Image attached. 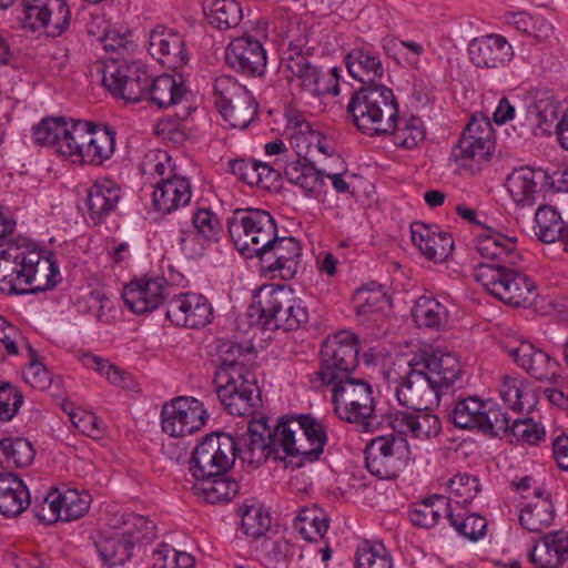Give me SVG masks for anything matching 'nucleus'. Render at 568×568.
<instances>
[{"instance_id": "nucleus-28", "label": "nucleus", "mask_w": 568, "mask_h": 568, "mask_svg": "<svg viewBox=\"0 0 568 568\" xmlns=\"http://www.w3.org/2000/svg\"><path fill=\"white\" fill-rule=\"evenodd\" d=\"M285 59L284 69L291 74L287 79H297L298 85L311 95L318 97L328 94L331 85L324 74L316 65L312 64L306 55L295 49L290 50Z\"/></svg>"}, {"instance_id": "nucleus-45", "label": "nucleus", "mask_w": 568, "mask_h": 568, "mask_svg": "<svg viewBox=\"0 0 568 568\" xmlns=\"http://www.w3.org/2000/svg\"><path fill=\"white\" fill-rule=\"evenodd\" d=\"M353 302L356 304L357 316H368L374 313L383 312L390 305V298L383 290L382 285L371 282L368 285L357 288L353 295Z\"/></svg>"}, {"instance_id": "nucleus-62", "label": "nucleus", "mask_w": 568, "mask_h": 568, "mask_svg": "<svg viewBox=\"0 0 568 568\" xmlns=\"http://www.w3.org/2000/svg\"><path fill=\"white\" fill-rule=\"evenodd\" d=\"M23 403L21 392L10 384L0 386V419L10 420Z\"/></svg>"}, {"instance_id": "nucleus-60", "label": "nucleus", "mask_w": 568, "mask_h": 568, "mask_svg": "<svg viewBox=\"0 0 568 568\" xmlns=\"http://www.w3.org/2000/svg\"><path fill=\"white\" fill-rule=\"evenodd\" d=\"M500 396L503 400L516 412H521L525 408L524 398L527 396L523 382L506 376L503 381Z\"/></svg>"}, {"instance_id": "nucleus-43", "label": "nucleus", "mask_w": 568, "mask_h": 568, "mask_svg": "<svg viewBox=\"0 0 568 568\" xmlns=\"http://www.w3.org/2000/svg\"><path fill=\"white\" fill-rule=\"evenodd\" d=\"M229 83L232 84L233 89L237 88L231 78L215 79V108L227 126L244 129L248 125L250 120L243 110L234 106L230 92H224V87Z\"/></svg>"}, {"instance_id": "nucleus-54", "label": "nucleus", "mask_w": 568, "mask_h": 568, "mask_svg": "<svg viewBox=\"0 0 568 568\" xmlns=\"http://www.w3.org/2000/svg\"><path fill=\"white\" fill-rule=\"evenodd\" d=\"M479 432L493 437H501L511 432L510 418L500 407L487 403Z\"/></svg>"}, {"instance_id": "nucleus-8", "label": "nucleus", "mask_w": 568, "mask_h": 568, "mask_svg": "<svg viewBox=\"0 0 568 568\" xmlns=\"http://www.w3.org/2000/svg\"><path fill=\"white\" fill-rule=\"evenodd\" d=\"M110 531H104L95 547L102 562L108 567L124 565L132 557L135 542L155 537V525L138 514H115L109 521Z\"/></svg>"}, {"instance_id": "nucleus-15", "label": "nucleus", "mask_w": 568, "mask_h": 568, "mask_svg": "<svg viewBox=\"0 0 568 568\" xmlns=\"http://www.w3.org/2000/svg\"><path fill=\"white\" fill-rule=\"evenodd\" d=\"M160 417L164 434L182 438L201 430L209 419V413L201 400L179 396L162 406Z\"/></svg>"}, {"instance_id": "nucleus-37", "label": "nucleus", "mask_w": 568, "mask_h": 568, "mask_svg": "<svg viewBox=\"0 0 568 568\" xmlns=\"http://www.w3.org/2000/svg\"><path fill=\"white\" fill-rule=\"evenodd\" d=\"M348 73L364 85H375L384 75V67L377 53L365 48L351 50L345 58Z\"/></svg>"}, {"instance_id": "nucleus-38", "label": "nucleus", "mask_w": 568, "mask_h": 568, "mask_svg": "<svg viewBox=\"0 0 568 568\" xmlns=\"http://www.w3.org/2000/svg\"><path fill=\"white\" fill-rule=\"evenodd\" d=\"M185 94L186 88L181 77L176 80L175 77L165 73L155 79L149 75L145 99L160 109L180 103Z\"/></svg>"}, {"instance_id": "nucleus-39", "label": "nucleus", "mask_w": 568, "mask_h": 568, "mask_svg": "<svg viewBox=\"0 0 568 568\" xmlns=\"http://www.w3.org/2000/svg\"><path fill=\"white\" fill-rule=\"evenodd\" d=\"M284 173L288 182L300 186L307 194L317 195L323 190L324 171L317 170L306 158L287 162L284 166Z\"/></svg>"}, {"instance_id": "nucleus-40", "label": "nucleus", "mask_w": 568, "mask_h": 568, "mask_svg": "<svg viewBox=\"0 0 568 568\" xmlns=\"http://www.w3.org/2000/svg\"><path fill=\"white\" fill-rule=\"evenodd\" d=\"M412 316L419 328L440 331L448 321V310L433 296H420L413 310Z\"/></svg>"}, {"instance_id": "nucleus-56", "label": "nucleus", "mask_w": 568, "mask_h": 568, "mask_svg": "<svg viewBox=\"0 0 568 568\" xmlns=\"http://www.w3.org/2000/svg\"><path fill=\"white\" fill-rule=\"evenodd\" d=\"M29 363L23 369V377L33 388L45 389L51 384V375L38 359V352L28 345Z\"/></svg>"}, {"instance_id": "nucleus-12", "label": "nucleus", "mask_w": 568, "mask_h": 568, "mask_svg": "<svg viewBox=\"0 0 568 568\" xmlns=\"http://www.w3.org/2000/svg\"><path fill=\"white\" fill-rule=\"evenodd\" d=\"M99 71L102 74L103 87L115 98L128 102L145 99L150 74L143 64L110 58L101 64Z\"/></svg>"}, {"instance_id": "nucleus-18", "label": "nucleus", "mask_w": 568, "mask_h": 568, "mask_svg": "<svg viewBox=\"0 0 568 568\" xmlns=\"http://www.w3.org/2000/svg\"><path fill=\"white\" fill-rule=\"evenodd\" d=\"M265 247L258 260L264 271L277 273L282 280H291L297 272L302 256L300 242L292 236L275 235L273 243Z\"/></svg>"}, {"instance_id": "nucleus-46", "label": "nucleus", "mask_w": 568, "mask_h": 568, "mask_svg": "<svg viewBox=\"0 0 568 568\" xmlns=\"http://www.w3.org/2000/svg\"><path fill=\"white\" fill-rule=\"evenodd\" d=\"M565 223L557 210L541 205L535 214V234L544 243H554L565 236Z\"/></svg>"}, {"instance_id": "nucleus-34", "label": "nucleus", "mask_w": 568, "mask_h": 568, "mask_svg": "<svg viewBox=\"0 0 568 568\" xmlns=\"http://www.w3.org/2000/svg\"><path fill=\"white\" fill-rule=\"evenodd\" d=\"M536 568H558L568 559V534L557 530L541 538V546L535 545L528 555Z\"/></svg>"}, {"instance_id": "nucleus-47", "label": "nucleus", "mask_w": 568, "mask_h": 568, "mask_svg": "<svg viewBox=\"0 0 568 568\" xmlns=\"http://www.w3.org/2000/svg\"><path fill=\"white\" fill-rule=\"evenodd\" d=\"M554 520V507L550 495L528 504L519 515L520 525L530 532H541Z\"/></svg>"}, {"instance_id": "nucleus-42", "label": "nucleus", "mask_w": 568, "mask_h": 568, "mask_svg": "<svg viewBox=\"0 0 568 568\" xmlns=\"http://www.w3.org/2000/svg\"><path fill=\"white\" fill-rule=\"evenodd\" d=\"M36 450L23 437L0 439V465L6 468H23L32 464Z\"/></svg>"}, {"instance_id": "nucleus-25", "label": "nucleus", "mask_w": 568, "mask_h": 568, "mask_svg": "<svg viewBox=\"0 0 568 568\" xmlns=\"http://www.w3.org/2000/svg\"><path fill=\"white\" fill-rule=\"evenodd\" d=\"M213 308L200 294H180L169 301L166 317L178 326L201 328L210 323Z\"/></svg>"}, {"instance_id": "nucleus-58", "label": "nucleus", "mask_w": 568, "mask_h": 568, "mask_svg": "<svg viewBox=\"0 0 568 568\" xmlns=\"http://www.w3.org/2000/svg\"><path fill=\"white\" fill-rule=\"evenodd\" d=\"M242 9L235 0H215V28L229 30L239 26Z\"/></svg>"}, {"instance_id": "nucleus-51", "label": "nucleus", "mask_w": 568, "mask_h": 568, "mask_svg": "<svg viewBox=\"0 0 568 568\" xmlns=\"http://www.w3.org/2000/svg\"><path fill=\"white\" fill-rule=\"evenodd\" d=\"M356 568H394L390 552L382 542L364 541L356 549Z\"/></svg>"}, {"instance_id": "nucleus-21", "label": "nucleus", "mask_w": 568, "mask_h": 568, "mask_svg": "<svg viewBox=\"0 0 568 568\" xmlns=\"http://www.w3.org/2000/svg\"><path fill=\"white\" fill-rule=\"evenodd\" d=\"M122 197L120 184L108 176L98 178L87 190L84 209L88 221L99 225L113 213Z\"/></svg>"}, {"instance_id": "nucleus-27", "label": "nucleus", "mask_w": 568, "mask_h": 568, "mask_svg": "<svg viewBox=\"0 0 568 568\" xmlns=\"http://www.w3.org/2000/svg\"><path fill=\"white\" fill-rule=\"evenodd\" d=\"M165 286L163 277L133 281L124 287V303L135 314L151 312L164 302Z\"/></svg>"}, {"instance_id": "nucleus-31", "label": "nucleus", "mask_w": 568, "mask_h": 568, "mask_svg": "<svg viewBox=\"0 0 568 568\" xmlns=\"http://www.w3.org/2000/svg\"><path fill=\"white\" fill-rule=\"evenodd\" d=\"M508 354L518 366L538 381L555 382L559 377L558 363L529 342H520L518 346L509 347Z\"/></svg>"}, {"instance_id": "nucleus-41", "label": "nucleus", "mask_w": 568, "mask_h": 568, "mask_svg": "<svg viewBox=\"0 0 568 568\" xmlns=\"http://www.w3.org/2000/svg\"><path fill=\"white\" fill-rule=\"evenodd\" d=\"M390 121L394 128L386 134L392 135L395 145L410 150L425 140L426 131L420 118L412 115L400 119L396 112Z\"/></svg>"}, {"instance_id": "nucleus-33", "label": "nucleus", "mask_w": 568, "mask_h": 568, "mask_svg": "<svg viewBox=\"0 0 568 568\" xmlns=\"http://www.w3.org/2000/svg\"><path fill=\"white\" fill-rule=\"evenodd\" d=\"M191 185L190 182L179 175L173 178H163L155 184L153 191V205L155 210L163 214L172 213L178 209L186 205L191 200Z\"/></svg>"}, {"instance_id": "nucleus-32", "label": "nucleus", "mask_w": 568, "mask_h": 568, "mask_svg": "<svg viewBox=\"0 0 568 568\" xmlns=\"http://www.w3.org/2000/svg\"><path fill=\"white\" fill-rule=\"evenodd\" d=\"M417 414L396 412L387 419L393 430L399 434L410 433L415 438H434L442 430L439 418L429 410H417Z\"/></svg>"}, {"instance_id": "nucleus-64", "label": "nucleus", "mask_w": 568, "mask_h": 568, "mask_svg": "<svg viewBox=\"0 0 568 568\" xmlns=\"http://www.w3.org/2000/svg\"><path fill=\"white\" fill-rule=\"evenodd\" d=\"M144 171L154 172L161 179L163 178H173L176 175L174 173V165L172 164V159L166 151H156L154 153H150L145 156V161L143 163Z\"/></svg>"}, {"instance_id": "nucleus-30", "label": "nucleus", "mask_w": 568, "mask_h": 568, "mask_svg": "<svg viewBox=\"0 0 568 568\" xmlns=\"http://www.w3.org/2000/svg\"><path fill=\"white\" fill-rule=\"evenodd\" d=\"M412 241L420 253L434 262H444L452 254L454 240L436 225L414 222L410 225Z\"/></svg>"}, {"instance_id": "nucleus-1", "label": "nucleus", "mask_w": 568, "mask_h": 568, "mask_svg": "<svg viewBox=\"0 0 568 568\" xmlns=\"http://www.w3.org/2000/svg\"><path fill=\"white\" fill-rule=\"evenodd\" d=\"M477 251L494 263L475 266L473 276L490 295L515 307H530L538 297L535 281L515 266L521 261L517 237L484 226L477 236Z\"/></svg>"}, {"instance_id": "nucleus-53", "label": "nucleus", "mask_w": 568, "mask_h": 568, "mask_svg": "<svg viewBox=\"0 0 568 568\" xmlns=\"http://www.w3.org/2000/svg\"><path fill=\"white\" fill-rule=\"evenodd\" d=\"M217 448L215 450V468L222 471L230 470L237 456L241 457V442L231 434L215 430Z\"/></svg>"}, {"instance_id": "nucleus-10", "label": "nucleus", "mask_w": 568, "mask_h": 568, "mask_svg": "<svg viewBox=\"0 0 568 568\" xmlns=\"http://www.w3.org/2000/svg\"><path fill=\"white\" fill-rule=\"evenodd\" d=\"M227 229L235 248L245 258L258 257L277 234L275 220L261 209L235 211Z\"/></svg>"}, {"instance_id": "nucleus-9", "label": "nucleus", "mask_w": 568, "mask_h": 568, "mask_svg": "<svg viewBox=\"0 0 568 568\" xmlns=\"http://www.w3.org/2000/svg\"><path fill=\"white\" fill-rule=\"evenodd\" d=\"M334 412L341 420L357 424L362 432H374L381 420L375 413L373 387L368 381L352 375L332 384Z\"/></svg>"}, {"instance_id": "nucleus-52", "label": "nucleus", "mask_w": 568, "mask_h": 568, "mask_svg": "<svg viewBox=\"0 0 568 568\" xmlns=\"http://www.w3.org/2000/svg\"><path fill=\"white\" fill-rule=\"evenodd\" d=\"M493 153V149L476 142L474 138L460 135L458 143L453 149L452 158L454 161L466 165L469 161L480 163L487 161Z\"/></svg>"}, {"instance_id": "nucleus-61", "label": "nucleus", "mask_w": 568, "mask_h": 568, "mask_svg": "<svg viewBox=\"0 0 568 568\" xmlns=\"http://www.w3.org/2000/svg\"><path fill=\"white\" fill-rule=\"evenodd\" d=\"M513 436L517 440H523L530 445L537 444L545 437V429L541 425L532 422L530 418L515 419L511 423Z\"/></svg>"}, {"instance_id": "nucleus-29", "label": "nucleus", "mask_w": 568, "mask_h": 568, "mask_svg": "<svg viewBox=\"0 0 568 568\" xmlns=\"http://www.w3.org/2000/svg\"><path fill=\"white\" fill-rule=\"evenodd\" d=\"M470 61L479 68L504 67L513 60L514 50L506 38L498 34L476 38L468 45Z\"/></svg>"}, {"instance_id": "nucleus-59", "label": "nucleus", "mask_w": 568, "mask_h": 568, "mask_svg": "<svg viewBox=\"0 0 568 568\" xmlns=\"http://www.w3.org/2000/svg\"><path fill=\"white\" fill-rule=\"evenodd\" d=\"M462 135L474 138L481 145H487L494 150L495 135L494 129L488 118L474 115L468 122Z\"/></svg>"}, {"instance_id": "nucleus-22", "label": "nucleus", "mask_w": 568, "mask_h": 568, "mask_svg": "<svg viewBox=\"0 0 568 568\" xmlns=\"http://www.w3.org/2000/svg\"><path fill=\"white\" fill-rule=\"evenodd\" d=\"M47 501L50 514L37 511V518L50 525L58 520L72 521L83 517L90 508L91 497L88 493L68 488L49 493Z\"/></svg>"}, {"instance_id": "nucleus-16", "label": "nucleus", "mask_w": 568, "mask_h": 568, "mask_svg": "<svg viewBox=\"0 0 568 568\" xmlns=\"http://www.w3.org/2000/svg\"><path fill=\"white\" fill-rule=\"evenodd\" d=\"M71 12L64 0H23L26 29H44L48 36L55 38L69 28Z\"/></svg>"}, {"instance_id": "nucleus-2", "label": "nucleus", "mask_w": 568, "mask_h": 568, "mask_svg": "<svg viewBox=\"0 0 568 568\" xmlns=\"http://www.w3.org/2000/svg\"><path fill=\"white\" fill-rule=\"evenodd\" d=\"M409 371L399 378L396 397L413 410H430L443 395L460 389L464 369L453 353L436 351L415 355Z\"/></svg>"}, {"instance_id": "nucleus-26", "label": "nucleus", "mask_w": 568, "mask_h": 568, "mask_svg": "<svg viewBox=\"0 0 568 568\" xmlns=\"http://www.w3.org/2000/svg\"><path fill=\"white\" fill-rule=\"evenodd\" d=\"M213 432L207 433L194 447L190 458V473L195 479L192 490L206 504H213Z\"/></svg>"}, {"instance_id": "nucleus-6", "label": "nucleus", "mask_w": 568, "mask_h": 568, "mask_svg": "<svg viewBox=\"0 0 568 568\" xmlns=\"http://www.w3.org/2000/svg\"><path fill=\"white\" fill-rule=\"evenodd\" d=\"M346 111L362 133L368 136L386 135V131L394 128L390 119L398 112V102L393 90L386 85H363L353 93Z\"/></svg>"}, {"instance_id": "nucleus-49", "label": "nucleus", "mask_w": 568, "mask_h": 568, "mask_svg": "<svg viewBox=\"0 0 568 568\" xmlns=\"http://www.w3.org/2000/svg\"><path fill=\"white\" fill-rule=\"evenodd\" d=\"M294 528L308 541L322 539L328 529L327 516L318 508H303L294 521Z\"/></svg>"}, {"instance_id": "nucleus-23", "label": "nucleus", "mask_w": 568, "mask_h": 568, "mask_svg": "<svg viewBox=\"0 0 568 568\" xmlns=\"http://www.w3.org/2000/svg\"><path fill=\"white\" fill-rule=\"evenodd\" d=\"M406 445L403 437L393 434L372 439L365 448V467L374 476L388 479L396 473V455Z\"/></svg>"}, {"instance_id": "nucleus-13", "label": "nucleus", "mask_w": 568, "mask_h": 568, "mask_svg": "<svg viewBox=\"0 0 568 568\" xmlns=\"http://www.w3.org/2000/svg\"><path fill=\"white\" fill-rule=\"evenodd\" d=\"M281 417L272 429L268 425V418L261 416L248 422L247 430L240 436L241 458L251 465L260 466L270 457L274 460L288 462L287 456H280L283 452V438L281 436Z\"/></svg>"}, {"instance_id": "nucleus-3", "label": "nucleus", "mask_w": 568, "mask_h": 568, "mask_svg": "<svg viewBox=\"0 0 568 568\" xmlns=\"http://www.w3.org/2000/svg\"><path fill=\"white\" fill-rule=\"evenodd\" d=\"M61 275L55 254L28 239L8 240L0 250V291L8 295L44 292L57 286Z\"/></svg>"}, {"instance_id": "nucleus-35", "label": "nucleus", "mask_w": 568, "mask_h": 568, "mask_svg": "<svg viewBox=\"0 0 568 568\" xmlns=\"http://www.w3.org/2000/svg\"><path fill=\"white\" fill-rule=\"evenodd\" d=\"M29 505L30 493L21 477L12 473H0V513L13 518Z\"/></svg>"}, {"instance_id": "nucleus-48", "label": "nucleus", "mask_w": 568, "mask_h": 568, "mask_svg": "<svg viewBox=\"0 0 568 568\" xmlns=\"http://www.w3.org/2000/svg\"><path fill=\"white\" fill-rule=\"evenodd\" d=\"M243 532L256 539H263L270 531L272 518L267 509L260 504L243 505L240 509Z\"/></svg>"}, {"instance_id": "nucleus-5", "label": "nucleus", "mask_w": 568, "mask_h": 568, "mask_svg": "<svg viewBox=\"0 0 568 568\" xmlns=\"http://www.w3.org/2000/svg\"><path fill=\"white\" fill-rule=\"evenodd\" d=\"M251 324L262 331H295L308 322L303 301L285 286L263 285L253 296L247 310Z\"/></svg>"}, {"instance_id": "nucleus-11", "label": "nucleus", "mask_w": 568, "mask_h": 568, "mask_svg": "<svg viewBox=\"0 0 568 568\" xmlns=\"http://www.w3.org/2000/svg\"><path fill=\"white\" fill-rule=\"evenodd\" d=\"M358 354L359 343L355 334L341 331L328 336L321 346L317 379L329 386L354 375L359 365Z\"/></svg>"}, {"instance_id": "nucleus-44", "label": "nucleus", "mask_w": 568, "mask_h": 568, "mask_svg": "<svg viewBox=\"0 0 568 568\" xmlns=\"http://www.w3.org/2000/svg\"><path fill=\"white\" fill-rule=\"evenodd\" d=\"M487 402L477 396L458 399L450 413L453 424L460 429H479Z\"/></svg>"}, {"instance_id": "nucleus-4", "label": "nucleus", "mask_w": 568, "mask_h": 568, "mask_svg": "<svg viewBox=\"0 0 568 568\" xmlns=\"http://www.w3.org/2000/svg\"><path fill=\"white\" fill-rule=\"evenodd\" d=\"M219 369L215 371V395L224 409L236 416H251L261 405L255 376L239 364L243 347L225 341L216 346Z\"/></svg>"}, {"instance_id": "nucleus-7", "label": "nucleus", "mask_w": 568, "mask_h": 568, "mask_svg": "<svg viewBox=\"0 0 568 568\" xmlns=\"http://www.w3.org/2000/svg\"><path fill=\"white\" fill-rule=\"evenodd\" d=\"M280 433L288 459L286 468L296 469L318 460L327 443L324 424L310 414L282 416Z\"/></svg>"}, {"instance_id": "nucleus-55", "label": "nucleus", "mask_w": 568, "mask_h": 568, "mask_svg": "<svg viewBox=\"0 0 568 568\" xmlns=\"http://www.w3.org/2000/svg\"><path fill=\"white\" fill-rule=\"evenodd\" d=\"M450 494L457 505L466 506L471 503L479 491V483L476 477L458 474L448 483Z\"/></svg>"}, {"instance_id": "nucleus-19", "label": "nucleus", "mask_w": 568, "mask_h": 568, "mask_svg": "<svg viewBox=\"0 0 568 568\" xmlns=\"http://www.w3.org/2000/svg\"><path fill=\"white\" fill-rule=\"evenodd\" d=\"M80 120L64 116L45 118L32 128L34 144L52 149L57 154L67 158L71 153L74 136L82 129H78Z\"/></svg>"}, {"instance_id": "nucleus-24", "label": "nucleus", "mask_w": 568, "mask_h": 568, "mask_svg": "<svg viewBox=\"0 0 568 568\" xmlns=\"http://www.w3.org/2000/svg\"><path fill=\"white\" fill-rule=\"evenodd\" d=\"M148 50L152 57L169 68H183L189 61V52L182 34L164 26L150 31Z\"/></svg>"}, {"instance_id": "nucleus-20", "label": "nucleus", "mask_w": 568, "mask_h": 568, "mask_svg": "<svg viewBox=\"0 0 568 568\" xmlns=\"http://www.w3.org/2000/svg\"><path fill=\"white\" fill-rule=\"evenodd\" d=\"M256 552L265 568H288L292 562L295 568H312L297 545L275 532L260 540Z\"/></svg>"}, {"instance_id": "nucleus-14", "label": "nucleus", "mask_w": 568, "mask_h": 568, "mask_svg": "<svg viewBox=\"0 0 568 568\" xmlns=\"http://www.w3.org/2000/svg\"><path fill=\"white\" fill-rule=\"evenodd\" d=\"M72 150L68 159L90 165H102L110 160L115 151V130L109 124H98L80 120Z\"/></svg>"}, {"instance_id": "nucleus-17", "label": "nucleus", "mask_w": 568, "mask_h": 568, "mask_svg": "<svg viewBox=\"0 0 568 568\" xmlns=\"http://www.w3.org/2000/svg\"><path fill=\"white\" fill-rule=\"evenodd\" d=\"M225 62L236 72L262 77L265 73L267 57L262 42L252 36L233 39L225 49Z\"/></svg>"}, {"instance_id": "nucleus-50", "label": "nucleus", "mask_w": 568, "mask_h": 568, "mask_svg": "<svg viewBox=\"0 0 568 568\" xmlns=\"http://www.w3.org/2000/svg\"><path fill=\"white\" fill-rule=\"evenodd\" d=\"M507 21L518 31L529 34L538 41L547 40L552 34V24L538 14L514 12L508 16Z\"/></svg>"}, {"instance_id": "nucleus-57", "label": "nucleus", "mask_w": 568, "mask_h": 568, "mask_svg": "<svg viewBox=\"0 0 568 568\" xmlns=\"http://www.w3.org/2000/svg\"><path fill=\"white\" fill-rule=\"evenodd\" d=\"M153 559L156 568H192L194 565L190 554L178 551L166 545L153 551Z\"/></svg>"}, {"instance_id": "nucleus-63", "label": "nucleus", "mask_w": 568, "mask_h": 568, "mask_svg": "<svg viewBox=\"0 0 568 568\" xmlns=\"http://www.w3.org/2000/svg\"><path fill=\"white\" fill-rule=\"evenodd\" d=\"M82 363L85 367L94 369L105 376L113 385L120 386L123 382V372L99 356L85 354L82 358Z\"/></svg>"}, {"instance_id": "nucleus-36", "label": "nucleus", "mask_w": 568, "mask_h": 568, "mask_svg": "<svg viewBox=\"0 0 568 568\" xmlns=\"http://www.w3.org/2000/svg\"><path fill=\"white\" fill-rule=\"evenodd\" d=\"M547 178V172L529 166L515 169L507 178L506 186L513 200L520 206L534 205L538 182Z\"/></svg>"}]
</instances>
